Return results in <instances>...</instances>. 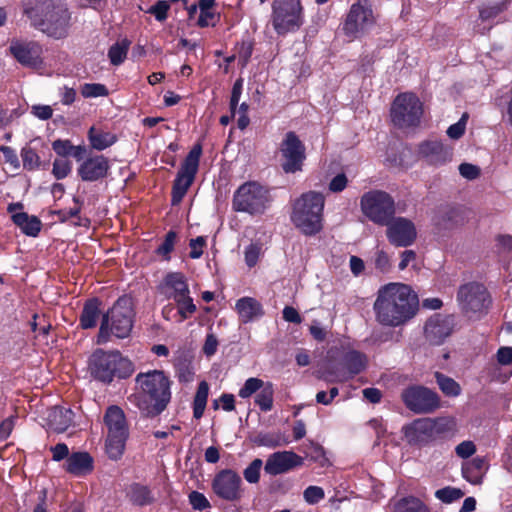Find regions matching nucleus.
Segmentation results:
<instances>
[{
    "label": "nucleus",
    "mask_w": 512,
    "mask_h": 512,
    "mask_svg": "<svg viewBox=\"0 0 512 512\" xmlns=\"http://www.w3.org/2000/svg\"><path fill=\"white\" fill-rule=\"evenodd\" d=\"M109 169V160L103 155H96L83 161L77 172L83 181L94 182L105 178Z\"/></svg>",
    "instance_id": "obj_25"
},
{
    "label": "nucleus",
    "mask_w": 512,
    "mask_h": 512,
    "mask_svg": "<svg viewBox=\"0 0 512 512\" xmlns=\"http://www.w3.org/2000/svg\"><path fill=\"white\" fill-rule=\"evenodd\" d=\"M106 430L105 451L111 460L122 458L129 439V422L124 410L118 405H110L103 415Z\"/></svg>",
    "instance_id": "obj_7"
},
{
    "label": "nucleus",
    "mask_w": 512,
    "mask_h": 512,
    "mask_svg": "<svg viewBox=\"0 0 512 512\" xmlns=\"http://www.w3.org/2000/svg\"><path fill=\"white\" fill-rule=\"evenodd\" d=\"M258 443L262 446L274 448L281 446L285 441H282L280 435L264 434L259 436Z\"/></svg>",
    "instance_id": "obj_63"
},
{
    "label": "nucleus",
    "mask_w": 512,
    "mask_h": 512,
    "mask_svg": "<svg viewBox=\"0 0 512 512\" xmlns=\"http://www.w3.org/2000/svg\"><path fill=\"white\" fill-rule=\"evenodd\" d=\"M303 497L308 504L314 505L324 499L325 493L319 486H308L303 492Z\"/></svg>",
    "instance_id": "obj_50"
},
{
    "label": "nucleus",
    "mask_w": 512,
    "mask_h": 512,
    "mask_svg": "<svg viewBox=\"0 0 512 512\" xmlns=\"http://www.w3.org/2000/svg\"><path fill=\"white\" fill-rule=\"evenodd\" d=\"M88 370L94 379L109 384L115 377H129L134 368L132 362L124 358L120 352L97 349L89 358Z\"/></svg>",
    "instance_id": "obj_6"
},
{
    "label": "nucleus",
    "mask_w": 512,
    "mask_h": 512,
    "mask_svg": "<svg viewBox=\"0 0 512 512\" xmlns=\"http://www.w3.org/2000/svg\"><path fill=\"white\" fill-rule=\"evenodd\" d=\"M73 201L75 202L76 206L70 209H63L55 211L54 213L58 216L59 220L61 222H66L70 218L77 217L81 211L82 201H80L77 197L73 198Z\"/></svg>",
    "instance_id": "obj_52"
},
{
    "label": "nucleus",
    "mask_w": 512,
    "mask_h": 512,
    "mask_svg": "<svg viewBox=\"0 0 512 512\" xmlns=\"http://www.w3.org/2000/svg\"><path fill=\"white\" fill-rule=\"evenodd\" d=\"M506 9L505 2H495L484 5L481 7L479 13L480 18L483 21H489L496 18L499 14H501Z\"/></svg>",
    "instance_id": "obj_42"
},
{
    "label": "nucleus",
    "mask_w": 512,
    "mask_h": 512,
    "mask_svg": "<svg viewBox=\"0 0 512 512\" xmlns=\"http://www.w3.org/2000/svg\"><path fill=\"white\" fill-rule=\"evenodd\" d=\"M169 8L170 5L167 1L159 0L149 8L148 13L154 15L158 21H164L167 18Z\"/></svg>",
    "instance_id": "obj_55"
},
{
    "label": "nucleus",
    "mask_w": 512,
    "mask_h": 512,
    "mask_svg": "<svg viewBox=\"0 0 512 512\" xmlns=\"http://www.w3.org/2000/svg\"><path fill=\"white\" fill-rule=\"evenodd\" d=\"M73 412L63 407H52L47 416L48 427L57 432H65L73 423Z\"/></svg>",
    "instance_id": "obj_29"
},
{
    "label": "nucleus",
    "mask_w": 512,
    "mask_h": 512,
    "mask_svg": "<svg viewBox=\"0 0 512 512\" xmlns=\"http://www.w3.org/2000/svg\"><path fill=\"white\" fill-rule=\"evenodd\" d=\"M52 148L61 158H66L71 153L72 143L69 140L58 139L52 143Z\"/></svg>",
    "instance_id": "obj_60"
},
{
    "label": "nucleus",
    "mask_w": 512,
    "mask_h": 512,
    "mask_svg": "<svg viewBox=\"0 0 512 512\" xmlns=\"http://www.w3.org/2000/svg\"><path fill=\"white\" fill-rule=\"evenodd\" d=\"M374 263H375V267L380 272H383V273L388 272L390 269V266H391L389 256L383 250H378L375 253Z\"/></svg>",
    "instance_id": "obj_61"
},
{
    "label": "nucleus",
    "mask_w": 512,
    "mask_h": 512,
    "mask_svg": "<svg viewBox=\"0 0 512 512\" xmlns=\"http://www.w3.org/2000/svg\"><path fill=\"white\" fill-rule=\"evenodd\" d=\"M386 236L388 241L396 247H408L417 237L414 223L404 217L392 218L387 224Z\"/></svg>",
    "instance_id": "obj_18"
},
{
    "label": "nucleus",
    "mask_w": 512,
    "mask_h": 512,
    "mask_svg": "<svg viewBox=\"0 0 512 512\" xmlns=\"http://www.w3.org/2000/svg\"><path fill=\"white\" fill-rule=\"evenodd\" d=\"M241 477L233 470L225 469L216 474L212 482L214 493L226 501H237L242 496Z\"/></svg>",
    "instance_id": "obj_17"
},
{
    "label": "nucleus",
    "mask_w": 512,
    "mask_h": 512,
    "mask_svg": "<svg viewBox=\"0 0 512 512\" xmlns=\"http://www.w3.org/2000/svg\"><path fill=\"white\" fill-rule=\"evenodd\" d=\"M403 433L410 445L421 446L434 438L435 424L428 418L417 419L403 427Z\"/></svg>",
    "instance_id": "obj_23"
},
{
    "label": "nucleus",
    "mask_w": 512,
    "mask_h": 512,
    "mask_svg": "<svg viewBox=\"0 0 512 512\" xmlns=\"http://www.w3.org/2000/svg\"><path fill=\"white\" fill-rule=\"evenodd\" d=\"M281 167L287 174L302 170L306 159L305 146L295 132H287L280 144Z\"/></svg>",
    "instance_id": "obj_15"
},
{
    "label": "nucleus",
    "mask_w": 512,
    "mask_h": 512,
    "mask_svg": "<svg viewBox=\"0 0 512 512\" xmlns=\"http://www.w3.org/2000/svg\"><path fill=\"white\" fill-rule=\"evenodd\" d=\"M476 452V446L472 441H463L455 448V453L458 457L466 459Z\"/></svg>",
    "instance_id": "obj_59"
},
{
    "label": "nucleus",
    "mask_w": 512,
    "mask_h": 512,
    "mask_svg": "<svg viewBox=\"0 0 512 512\" xmlns=\"http://www.w3.org/2000/svg\"><path fill=\"white\" fill-rule=\"evenodd\" d=\"M261 251H262L261 244L251 243L249 246L246 247L245 252H244L245 263L249 267L255 266L258 262Z\"/></svg>",
    "instance_id": "obj_51"
},
{
    "label": "nucleus",
    "mask_w": 512,
    "mask_h": 512,
    "mask_svg": "<svg viewBox=\"0 0 512 512\" xmlns=\"http://www.w3.org/2000/svg\"><path fill=\"white\" fill-rule=\"evenodd\" d=\"M13 222L28 236H37L41 230V221L36 216H29L25 212L12 215Z\"/></svg>",
    "instance_id": "obj_32"
},
{
    "label": "nucleus",
    "mask_w": 512,
    "mask_h": 512,
    "mask_svg": "<svg viewBox=\"0 0 512 512\" xmlns=\"http://www.w3.org/2000/svg\"><path fill=\"white\" fill-rule=\"evenodd\" d=\"M127 498L133 505L140 507L150 505L155 500L149 487L139 483L130 485L127 491Z\"/></svg>",
    "instance_id": "obj_31"
},
{
    "label": "nucleus",
    "mask_w": 512,
    "mask_h": 512,
    "mask_svg": "<svg viewBox=\"0 0 512 512\" xmlns=\"http://www.w3.org/2000/svg\"><path fill=\"white\" fill-rule=\"evenodd\" d=\"M140 390L129 399L142 416L153 418L165 410L171 399L170 380L162 371L153 370L136 376Z\"/></svg>",
    "instance_id": "obj_3"
},
{
    "label": "nucleus",
    "mask_w": 512,
    "mask_h": 512,
    "mask_svg": "<svg viewBox=\"0 0 512 512\" xmlns=\"http://www.w3.org/2000/svg\"><path fill=\"white\" fill-rule=\"evenodd\" d=\"M418 155L428 164L440 166L452 159V150L440 141H424L418 147Z\"/></svg>",
    "instance_id": "obj_24"
},
{
    "label": "nucleus",
    "mask_w": 512,
    "mask_h": 512,
    "mask_svg": "<svg viewBox=\"0 0 512 512\" xmlns=\"http://www.w3.org/2000/svg\"><path fill=\"white\" fill-rule=\"evenodd\" d=\"M406 407L415 413H430L439 405L435 392L423 386H410L401 393Z\"/></svg>",
    "instance_id": "obj_16"
},
{
    "label": "nucleus",
    "mask_w": 512,
    "mask_h": 512,
    "mask_svg": "<svg viewBox=\"0 0 512 512\" xmlns=\"http://www.w3.org/2000/svg\"><path fill=\"white\" fill-rule=\"evenodd\" d=\"M436 382L441 389V391L450 397H456L461 393L460 385L452 378L440 373H435Z\"/></svg>",
    "instance_id": "obj_38"
},
{
    "label": "nucleus",
    "mask_w": 512,
    "mask_h": 512,
    "mask_svg": "<svg viewBox=\"0 0 512 512\" xmlns=\"http://www.w3.org/2000/svg\"><path fill=\"white\" fill-rule=\"evenodd\" d=\"M274 387L271 382H266L263 388L257 393L255 403L263 412L271 411L273 408Z\"/></svg>",
    "instance_id": "obj_37"
},
{
    "label": "nucleus",
    "mask_w": 512,
    "mask_h": 512,
    "mask_svg": "<svg viewBox=\"0 0 512 512\" xmlns=\"http://www.w3.org/2000/svg\"><path fill=\"white\" fill-rule=\"evenodd\" d=\"M496 357L500 365L507 366L512 364V347L499 348Z\"/></svg>",
    "instance_id": "obj_64"
},
{
    "label": "nucleus",
    "mask_w": 512,
    "mask_h": 512,
    "mask_svg": "<svg viewBox=\"0 0 512 512\" xmlns=\"http://www.w3.org/2000/svg\"><path fill=\"white\" fill-rule=\"evenodd\" d=\"M24 14L31 25L55 39L65 38L71 26V13L66 4L55 0H26Z\"/></svg>",
    "instance_id": "obj_2"
},
{
    "label": "nucleus",
    "mask_w": 512,
    "mask_h": 512,
    "mask_svg": "<svg viewBox=\"0 0 512 512\" xmlns=\"http://www.w3.org/2000/svg\"><path fill=\"white\" fill-rule=\"evenodd\" d=\"M467 119L468 115L467 113H464L457 123L452 124L447 129V135L452 139H459L460 137H462V135L465 132Z\"/></svg>",
    "instance_id": "obj_53"
},
{
    "label": "nucleus",
    "mask_w": 512,
    "mask_h": 512,
    "mask_svg": "<svg viewBox=\"0 0 512 512\" xmlns=\"http://www.w3.org/2000/svg\"><path fill=\"white\" fill-rule=\"evenodd\" d=\"M91 146L96 150H104L116 142V136L113 133L97 130L91 127L88 133Z\"/></svg>",
    "instance_id": "obj_34"
},
{
    "label": "nucleus",
    "mask_w": 512,
    "mask_h": 512,
    "mask_svg": "<svg viewBox=\"0 0 512 512\" xmlns=\"http://www.w3.org/2000/svg\"><path fill=\"white\" fill-rule=\"evenodd\" d=\"M23 166L27 170H35L40 165L38 154L30 147H24L21 151Z\"/></svg>",
    "instance_id": "obj_46"
},
{
    "label": "nucleus",
    "mask_w": 512,
    "mask_h": 512,
    "mask_svg": "<svg viewBox=\"0 0 512 512\" xmlns=\"http://www.w3.org/2000/svg\"><path fill=\"white\" fill-rule=\"evenodd\" d=\"M263 466L261 459H254L243 471L244 479L250 484H256L260 480V472Z\"/></svg>",
    "instance_id": "obj_43"
},
{
    "label": "nucleus",
    "mask_w": 512,
    "mask_h": 512,
    "mask_svg": "<svg viewBox=\"0 0 512 512\" xmlns=\"http://www.w3.org/2000/svg\"><path fill=\"white\" fill-rule=\"evenodd\" d=\"M176 302L178 308V315L180 316L179 321H184L189 318L196 311V305L193 303V299L190 294L173 299Z\"/></svg>",
    "instance_id": "obj_40"
},
{
    "label": "nucleus",
    "mask_w": 512,
    "mask_h": 512,
    "mask_svg": "<svg viewBox=\"0 0 512 512\" xmlns=\"http://www.w3.org/2000/svg\"><path fill=\"white\" fill-rule=\"evenodd\" d=\"M393 512H429L426 505L418 498L409 496L398 500Z\"/></svg>",
    "instance_id": "obj_36"
},
{
    "label": "nucleus",
    "mask_w": 512,
    "mask_h": 512,
    "mask_svg": "<svg viewBox=\"0 0 512 512\" xmlns=\"http://www.w3.org/2000/svg\"><path fill=\"white\" fill-rule=\"evenodd\" d=\"M270 202L268 190L258 182L242 184L233 195L232 206L237 212L250 215L262 214Z\"/></svg>",
    "instance_id": "obj_9"
},
{
    "label": "nucleus",
    "mask_w": 512,
    "mask_h": 512,
    "mask_svg": "<svg viewBox=\"0 0 512 512\" xmlns=\"http://www.w3.org/2000/svg\"><path fill=\"white\" fill-rule=\"evenodd\" d=\"M81 94L84 98H95L107 96L109 92L104 84L85 83L81 87Z\"/></svg>",
    "instance_id": "obj_44"
},
{
    "label": "nucleus",
    "mask_w": 512,
    "mask_h": 512,
    "mask_svg": "<svg viewBox=\"0 0 512 512\" xmlns=\"http://www.w3.org/2000/svg\"><path fill=\"white\" fill-rule=\"evenodd\" d=\"M189 502L195 510L203 511L210 507V503L204 494L198 491H192L189 494Z\"/></svg>",
    "instance_id": "obj_54"
},
{
    "label": "nucleus",
    "mask_w": 512,
    "mask_h": 512,
    "mask_svg": "<svg viewBox=\"0 0 512 512\" xmlns=\"http://www.w3.org/2000/svg\"><path fill=\"white\" fill-rule=\"evenodd\" d=\"M253 51L251 42L243 41L238 48V59L242 67H245L249 62Z\"/></svg>",
    "instance_id": "obj_58"
},
{
    "label": "nucleus",
    "mask_w": 512,
    "mask_h": 512,
    "mask_svg": "<svg viewBox=\"0 0 512 512\" xmlns=\"http://www.w3.org/2000/svg\"><path fill=\"white\" fill-rule=\"evenodd\" d=\"M72 169V163L66 158H56L53 162L52 174L58 180L66 178Z\"/></svg>",
    "instance_id": "obj_45"
},
{
    "label": "nucleus",
    "mask_w": 512,
    "mask_h": 512,
    "mask_svg": "<svg viewBox=\"0 0 512 512\" xmlns=\"http://www.w3.org/2000/svg\"><path fill=\"white\" fill-rule=\"evenodd\" d=\"M453 331V318L435 315L429 318L424 326L425 339L431 345L442 344Z\"/></svg>",
    "instance_id": "obj_21"
},
{
    "label": "nucleus",
    "mask_w": 512,
    "mask_h": 512,
    "mask_svg": "<svg viewBox=\"0 0 512 512\" xmlns=\"http://www.w3.org/2000/svg\"><path fill=\"white\" fill-rule=\"evenodd\" d=\"M457 301L462 313L469 319L481 318L487 313L491 304L487 289L475 282L460 286Z\"/></svg>",
    "instance_id": "obj_11"
},
{
    "label": "nucleus",
    "mask_w": 512,
    "mask_h": 512,
    "mask_svg": "<svg viewBox=\"0 0 512 512\" xmlns=\"http://www.w3.org/2000/svg\"><path fill=\"white\" fill-rule=\"evenodd\" d=\"M163 293L170 299L190 294L187 279L181 272H170L162 282Z\"/></svg>",
    "instance_id": "obj_27"
},
{
    "label": "nucleus",
    "mask_w": 512,
    "mask_h": 512,
    "mask_svg": "<svg viewBox=\"0 0 512 512\" xmlns=\"http://www.w3.org/2000/svg\"><path fill=\"white\" fill-rule=\"evenodd\" d=\"M362 213L373 223L384 226L396 213L394 199L385 191L371 190L360 200Z\"/></svg>",
    "instance_id": "obj_10"
},
{
    "label": "nucleus",
    "mask_w": 512,
    "mask_h": 512,
    "mask_svg": "<svg viewBox=\"0 0 512 512\" xmlns=\"http://www.w3.org/2000/svg\"><path fill=\"white\" fill-rule=\"evenodd\" d=\"M243 90V80L237 79L232 87L231 98H230V110L232 115H235L236 107L239 103Z\"/></svg>",
    "instance_id": "obj_57"
},
{
    "label": "nucleus",
    "mask_w": 512,
    "mask_h": 512,
    "mask_svg": "<svg viewBox=\"0 0 512 512\" xmlns=\"http://www.w3.org/2000/svg\"><path fill=\"white\" fill-rule=\"evenodd\" d=\"M459 173L462 177L473 180L479 177L480 168L470 163H462L459 166Z\"/></svg>",
    "instance_id": "obj_62"
},
{
    "label": "nucleus",
    "mask_w": 512,
    "mask_h": 512,
    "mask_svg": "<svg viewBox=\"0 0 512 512\" xmlns=\"http://www.w3.org/2000/svg\"><path fill=\"white\" fill-rule=\"evenodd\" d=\"M486 469L485 459L483 457H475L463 464L462 475L471 484L478 485L482 483Z\"/></svg>",
    "instance_id": "obj_30"
},
{
    "label": "nucleus",
    "mask_w": 512,
    "mask_h": 512,
    "mask_svg": "<svg viewBox=\"0 0 512 512\" xmlns=\"http://www.w3.org/2000/svg\"><path fill=\"white\" fill-rule=\"evenodd\" d=\"M342 365L347 372L337 373L334 378L324 374L322 378L328 382H346L366 368L367 357L360 351L350 350L344 354Z\"/></svg>",
    "instance_id": "obj_20"
},
{
    "label": "nucleus",
    "mask_w": 512,
    "mask_h": 512,
    "mask_svg": "<svg viewBox=\"0 0 512 512\" xmlns=\"http://www.w3.org/2000/svg\"><path fill=\"white\" fill-rule=\"evenodd\" d=\"M324 196L315 191L302 194L293 204L291 221L305 235H314L322 229Z\"/></svg>",
    "instance_id": "obj_4"
},
{
    "label": "nucleus",
    "mask_w": 512,
    "mask_h": 512,
    "mask_svg": "<svg viewBox=\"0 0 512 512\" xmlns=\"http://www.w3.org/2000/svg\"><path fill=\"white\" fill-rule=\"evenodd\" d=\"M235 309L242 323H249L263 316L261 303L253 297H242L237 300Z\"/></svg>",
    "instance_id": "obj_28"
},
{
    "label": "nucleus",
    "mask_w": 512,
    "mask_h": 512,
    "mask_svg": "<svg viewBox=\"0 0 512 512\" xmlns=\"http://www.w3.org/2000/svg\"><path fill=\"white\" fill-rule=\"evenodd\" d=\"M94 460L88 452H74L66 460V472L82 477L90 474L94 468Z\"/></svg>",
    "instance_id": "obj_26"
},
{
    "label": "nucleus",
    "mask_w": 512,
    "mask_h": 512,
    "mask_svg": "<svg viewBox=\"0 0 512 512\" xmlns=\"http://www.w3.org/2000/svg\"><path fill=\"white\" fill-rule=\"evenodd\" d=\"M303 459L292 451H279L271 454L266 460L264 470L269 475H279L301 466Z\"/></svg>",
    "instance_id": "obj_22"
},
{
    "label": "nucleus",
    "mask_w": 512,
    "mask_h": 512,
    "mask_svg": "<svg viewBox=\"0 0 512 512\" xmlns=\"http://www.w3.org/2000/svg\"><path fill=\"white\" fill-rule=\"evenodd\" d=\"M209 393V385L206 381L199 383L194 401H193V416L196 419H200L205 411L207 405Z\"/></svg>",
    "instance_id": "obj_35"
},
{
    "label": "nucleus",
    "mask_w": 512,
    "mask_h": 512,
    "mask_svg": "<svg viewBox=\"0 0 512 512\" xmlns=\"http://www.w3.org/2000/svg\"><path fill=\"white\" fill-rule=\"evenodd\" d=\"M271 24L279 36L298 31L304 24L301 0H273Z\"/></svg>",
    "instance_id": "obj_8"
},
{
    "label": "nucleus",
    "mask_w": 512,
    "mask_h": 512,
    "mask_svg": "<svg viewBox=\"0 0 512 512\" xmlns=\"http://www.w3.org/2000/svg\"><path fill=\"white\" fill-rule=\"evenodd\" d=\"M99 301L92 299L88 301L82 310L80 316V325L83 329H90L96 326L99 317Z\"/></svg>",
    "instance_id": "obj_33"
},
{
    "label": "nucleus",
    "mask_w": 512,
    "mask_h": 512,
    "mask_svg": "<svg viewBox=\"0 0 512 512\" xmlns=\"http://www.w3.org/2000/svg\"><path fill=\"white\" fill-rule=\"evenodd\" d=\"M375 23L371 5L367 0L354 3L343 24V32L349 38H357Z\"/></svg>",
    "instance_id": "obj_14"
},
{
    "label": "nucleus",
    "mask_w": 512,
    "mask_h": 512,
    "mask_svg": "<svg viewBox=\"0 0 512 512\" xmlns=\"http://www.w3.org/2000/svg\"><path fill=\"white\" fill-rule=\"evenodd\" d=\"M130 46V41L124 39L113 44L108 51V58L111 64L118 66L124 62Z\"/></svg>",
    "instance_id": "obj_39"
},
{
    "label": "nucleus",
    "mask_w": 512,
    "mask_h": 512,
    "mask_svg": "<svg viewBox=\"0 0 512 512\" xmlns=\"http://www.w3.org/2000/svg\"><path fill=\"white\" fill-rule=\"evenodd\" d=\"M133 300L128 296L120 297L114 305L103 315L97 343L104 344L110 335L123 339L130 335L133 327Z\"/></svg>",
    "instance_id": "obj_5"
},
{
    "label": "nucleus",
    "mask_w": 512,
    "mask_h": 512,
    "mask_svg": "<svg viewBox=\"0 0 512 512\" xmlns=\"http://www.w3.org/2000/svg\"><path fill=\"white\" fill-rule=\"evenodd\" d=\"M189 246L191 249L189 256L192 259H198L203 254V248L206 246V238L203 236H198L194 239H191Z\"/></svg>",
    "instance_id": "obj_56"
},
{
    "label": "nucleus",
    "mask_w": 512,
    "mask_h": 512,
    "mask_svg": "<svg viewBox=\"0 0 512 512\" xmlns=\"http://www.w3.org/2000/svg\"><path fill=\"white\" fill-rule=\"evenodd\" d=\"M176 373L180 382L188 383L193 380L194 370L187 361H179L176 364Z\"/></svg>",
    "instance_id": "obj_49"
},
{
    "label": "nucleus",
    "mask_w": 512,
    "mask_h": 512,
    "mask_svg": "<svg viewBox=\"0 0 512 512\" xmlns=\"http://www.w3.org/2000/svg\"><path fill=\"white\" fill-rule=\"evenodd\" d=\"M265 384L266 383L260 378H248L240 388L238 395L243 399L249 398L254 393L259 392Z\"/></svg>",
    "instance_id": "obj_41"
},
{
    "label": "nucleus",
    "mask_w": 512,
    "mask_h": 512,
    "mask_svg": "<svg viewBox=\"0 0 512 512\" xmlns=\"http://www.w3.org/2000/svg\"><path fill=\"white\" fill-rule=\"evenodd\" d=\"M176 238V232L169 231L166 234L164 241L156 249V253L168 260L170 258V253L174 249Z\"/></svg>",
    "instance_id": "obj_47"
},
{
    "label": "nucleus",
    "mask_w": 512,
    "mask_h": 512,
    "mask_svg": "<svg viewBox=\"0 0 512 512\" xmlns=\"http://www.w3.org/2000/svg\"><path fill=\"white\" fill-rule=\"evenodd\" d=\"M373 308L378 323L387 327H398L416 315L419 300L410 286L389 283L379 289Z\"/></svg>",
    "instance_id": "obj_1"
},
{
    "label": "nucleus",
    "mask_w": 512,
    "mask_h": 512,
    "mask_svg": "<svg viewBox=\"0 0 512 512\" xmlns=\"http://www.w3.org/2000/svg\"><path fill=\"white\" fill-rule=\"evenodd\" d=\"M435 496L444 503H451L464 496V493L454 487H445L435 492Z\"/></svg>",
    "instance_id": "obj_48"
},
{
    "label": "nucleus",
    "mask_w": 512,
    "mask_h": 512,
    "mask_svg": "<svg viewBox=\"0 0 512 512\" xmlns=\"http://www.w3.org/2000/svg\"><path fill=\"white\" fill-rule=\"evenodd\" d=\"M202 146L196 144L189 151L177 173L172 187V205L179 204L192 185L198 172Z\"/></svg>",
    "instance_id": "obj_12"
},
{
    "label": "nucleus",
    "mask_w": 512,
    "mask_h": 512,
    "mask_svg": "<svg viewBox=\"0 0 512 512\" xmlns=\"http://www.w3.org/2000/svg\"><path fill=\"white\" fill-rule=\"evenodd\" d=\"M422 113V103L412 93L398 95L391 107L392 122L399 128L416 126L420 121Z\"/></svg>",
    "instance_id": "obj_13"
},
{
    "label": "nucleus",
    "mask_w": 512,
    "mask_h": 512,
    "mask_svg": "<svg viewBox=\"0 0 512 512\" xmlns=\"http://www.w3.org/2000/svg\"><path fill=\"white\" fill-rule=\"evenodd\" d=\"M11 54L19 63L28 67H38L42 64V47L35 41L15 40L9 47Z\"/></svg>",
    "instance_id": "obj_19"
}]
</instances>
